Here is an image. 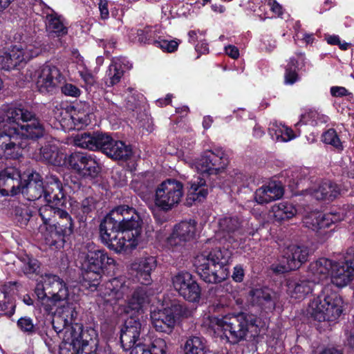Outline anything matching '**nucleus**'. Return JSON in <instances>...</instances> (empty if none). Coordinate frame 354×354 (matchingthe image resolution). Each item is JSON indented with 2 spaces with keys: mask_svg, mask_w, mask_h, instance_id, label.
<instances>
[{
  "mask_svg": "<svg viewBox=\"0 0 354 354\" xmlns=\"http://www.w3.org/2000/svg\"><path fill=\"white\" fill-rule=\"evenodd\" d=\"M0 158L18 159L28 146V140H37L45 134V128L36 114L21 105L0 106Z\"/></svg>",
  "mask_w": 354,
  "mask_h": 354,
  "instance_id": "obj_1",
  "label": "nucleus"
},
{
  "mask_svg": "<svg viewBox=\"0 0 354 354\" xmlns=\"http://www.w3.org/2000/svg\"><path fill=\"white\" fill-rule=\"evenodd\" d=\"M232 252L226 248H205L196 255L194 266L201 279L206 283H217L224 281L229 274L228 264Z\"/></svg>",
  "mask_w": 354,
  "mask_h": 354,
  "instance_id": "obj_2",
  "label": "nucleus"
},
{
  "mask_svg": "<svg viewBox=\"0 0 354 354\" xmlns=\"http://www.w3.org/2000/svg\"><path fill=\"white\" fill-rule=\"evenodd\" d=\"M27 179H24L20 194L28 201H36L41 198L48 203L59 205L63 203L64 194L62 183L58 177L50 175L47 178L44 185L41 176L37 172L26 174Z\"/></svg>",
  "mask_w": 354,
  "mask_h": 354,
  "instance_id": "obj_3",
  "label": "nucleus"
},
{
  "mask_svg": "<svg viewBox=\"0 0 354 354\" xmlns=\"http://www.w3.org/2000/svg\"><path fill=\"white\" fill-rule=\"evenodd\" d=\"M260 320L257 316L244 313L228 314L217 318L216 324L223 332L222 337L233 344L255 337L259 333Z\"/></svg>",
  "mask_w": 354,
  "mask_h": 354,
  "instance_id": "obj_4",
  "label": "nucleus"
},
{
  "mask_svg": "<svg viewBox=\"0 0 354 354\" xmlns=\"http://www.w3.org/2000/svg\"><path fill=\"white\" fill-rule=\"evenodd\" d=\"M75 145L91 151L100 150L108 157L115 160H128L132 149L124 142L113 140L110 136L102 133H83L74 138Z\"/></svg>",
  "mask_w": 354,
  "mask_h": 354,
  "instance_id": "obj_5",
  "label": "nucleus"
},
{
  "mask_svg": "<svg viewBox=\"0 0 354 354\" xmlns=\"http://www.w3.org/2000/svg\"><path fill=\"white\" fill-rule=\"evenodd\" d=\"M99 291L106 303L112 305L120 299H126L128 301L127 307L138 313L147 299L146 288L139 287L135 289L130 296V282L120 278H113L100 286Z\"/></svg>",
  "mask_w": 354,
  "mask_h": 354,
  "instance_id": "obj_6",
  "label": "nucleus"
},
{
  "mask_svg": "<svg viewBox=\"0 0 354 354\" xmlns=\"http://www.w3.org/2000/svg\"><path fill=\"white\" fill-rule=\"evenodd\" d=\"M342 299L332 290V286H325L318 296L308 304L307 313L318 322H333L342 313Z\"/></svg>",
  "mask_w": 354,
  "mask_h": 354,
  "instance_id": "obj_7",
  "label": "nucleus"
},
{
  "mask_svg": "<svg viewBox=\"0 0 354 354\" xmlns=\"http://www.w3.org/2000/svg\"><path fill=\"white\" fill-rule=\"evenodd\" d=\"M35 292L44 310L48 313L53 306L67 299L68 290L64 281L55 274H45L37 283Z\"/></svg>",
  "mask_w": 354,
  "mask_h": 354,
  "instance_id": "obj_8",
  "label": "nucleus"
},
{
  "mask_svg": "<svg viewBox=\"0 0 354 354\" xmlns=\"http://www.w3.org/2000/svg\"><path fill=\"white\" fill-rule=\"evenodd\" d=\"M102 241L117 252L127 251L136 247V239L131 240L129 231L124 232L111 214L107 215L100 225Z\"/></svg>",
  "mask_w": 354,
  "mask_h": 354,
  "instance_id": "obj_9",
  "label": "nucleus"
},
{
  "mask_svg": "<svg viewBox=\"0 0 354 354\" xmlns=\"http://www.w3.org/2000/svg\"><path fill=\"white\" fill-rule=\"evenodd\" d=\"M114 263V259L109 257L104 250H91L88 252L83 263L86 270L84 278L91 291L97 290L103 269Z\"/></svg>",
  "mask_w": 354,
  "mask_h": 354,
  "instance_id": "obj_10",
  "label": "nucleus"
},
{
  "mask_svg": "<svg viewBox=\"0 0 354 354\" xmlns=\"http://www.w3.org/2000/svg\"><path fill=\"white\" fill-rule=\"evenodd\" d=\"M183 195V183L174 179H167L156 187L154 203L160 210L168 212L178 205Z\"/></svg>",
  "mask_w": 354,
  "mask_h": 354,
  "instance_id": "obj_11",
  "label": "nucleus"
},
{
  "mask_svg": "<svg viewBox=\"0 0 354 354\" xmlns=\"http://www.w3.org/2000/svg\"><path fill=\"white\" fill-rule=\"evenodd\" d=\"M308 249L304 245L291 244L283 248L277 263L270 266L275 274H283L299 268L308 257Z\"/></svg>",
  "mask_w": 354,
  "mask_h": 354,
  "instance_id": "obj_12",
  "label": "nucleus"
},
{
  "mask_svg": "<svg viewBox=\"0 0 354 354\" xmlns=\"http://www.w3.org/2000/svg\"><path fill=\"white\" fill-rule=\"evenodd\" d=\"M187 309L178 301H173L170 306L152 313V324L157 331L169 334L173 331L176 319L187 316Z\"/></svg>",
  "mask_w": 354,
  "mask_h": 354,
  "instance_id": "obj_13",
  "label": "nucleus"
},
{
  "mask_svg": "<svg viewBox=\"0 0 354 354\" xmlns=\"http://www.w3.org/2000/svg\"><path fill=\"white\" fill-rule=\"evenodd\" d=\"M66 162L72 169L85 178H95L101 171L95 158L84 152L72 153L66 158Z\"/></svg>",
  "mask_w": 354,
  "mask_h": 354,
  "instance_id": "obj_14",
  "label": "nucleus"
},
{
  "mask_svg": "<svg viewBox=\"0 0 354 354\" xmlns=\"http://www.w3.org/2000/svg\"><path fill=\"white\" fill-rule=\"evenodd\" d=\"M227 158L225 152L220 149L207 151L195 162L198 172L203 175H216L223 170L227 165Z\"/></svg>",
  "mask_w": 354,
  "mask_h": 354,
  "instance_id": "obj_15",
  "label": "nucleus"
},
{
  "mask_svg": "<svg viewBox=\"0 0 354 354\" xmlns=\"http://www.w3.org/2000/svg\"><path fill=\"white\" fill-rule=\"evenodd\" d=\"M145 324L139 315L128 317L120 330V342L124 351H132L136 345L141 343L140 335L144 332Z\"/></svg>",
  "mask_w": 354,
  "mask_h": 354,
  "instance_id": "obj_16",
  "label": "nucleus"
},
{
  "mask_svg": "<svg viewBox=\"0 0 354 354\" xmlns=\"http://www.w3.org/2000/svg\"><path fill=\"white\" fill-rule=\"evenodd\" d=\"M196 234V222L182 221L176 225L171 235L167 239L166 246L173 252H180L186 242L194 239Z\"/></svg>",
  "mask_w": 354,
  "mask_h": 354,
  "instance_id": "obj_17",
  "label": "nucleus"
},
{
  "mask_svg": "<svg viewBox=\"0 0 354 354\" xmlns=\"http://www.w3.org/2000/svg\"><path fill=\"white\" fill-rule=\"evenodd\" d=\"M174 289L185 299L191 301H198L201 297V288L198 283L189 272H179L172 278Z\"/></svg>",
  "mask_w": 354,
  "mask_h": 354,
  "instance_id": "obj_18",
  "label": "nucleus"
},
{
  "mask_svg": "<svg viewBox=\"0 0 354 354\" xmlns=\"http://www.w3.org/2000/svg\"><path fill=\"white\" fill-rule=\"evenodd\" d=\"M26 173L21 174L15 167H7L0 172V193L3 196H16L20 194L22 180Z\"/></svg>",
  "mask_w": 354,
  "mask_h": 354,
  "instance_id": "obj_19",
  "label": "nucleus"
},
{
  "mask_svg": "<svg viewBox=\"0 0 354 354\" xmlns=\"http://www.w3.org/2000/svg\"><path fill=\"white\" fill-rule=\"evenodd\" d=\"M37 86L41 93L53 92L61 82L62 77L58 68L45 64L36 72Z\"/></svg>",
  "mask_w": 354,
  "mask_h": 354,
  "instance_id": "obj_20",
  "label": "nucleus"
},
{
  "mask_svg": "<svg viewBox=\"0 0 354 354\" xmlns=\"http://www.w3.org/2000/svg\"><path fill=\"white\" fill-rule=\"evenodd\" d=\"M343 219V217L335 213L323 214L322 212H312L305 216L304 225L320 234H326V228L330 227L333 224Z\"/></svg>",
  "mask_w": 354,
  "mask_h": 354,
  "instance_id": "obj_21",
  "label": "nucleus"
},
{
  "mask_svg": "<svg viewBox=\"0 0 354 354\" xmlns=\"http://www.w3.org/2000/svg\"><path fill=\"white\" fill-rule=\"evenodd\" d=\"M249 295L253 306L266 311H272L279 299V294L268 287L252 289Z\"/></svg>",
  "mask_w": 354,
  "mask_h": 354,
  "instance_id": "obj_22",
  "label": "nucleus"
},
{
  "mask_svg": "<svg viewBox=\"0 0 354 354\" xmlns=\"http://www.w3.org/2000/svg\"><path fill=\"white\" fill-rule=\"evenodd\" d=\"M332 268L333 261L331 260L326 258H320L310 264L308 277L315 283L327 280Z\"/></svg>",
  "mask_w": 354,
  "mask_h": 354,
  "instance_id": "obj_23",
  "label": "nucleus"
},
{
  "mask_svg": "<svg viewBox=\"0 0 354 354\" xmlns=\"http://www.w3.org/2000/svg\"><path fill=\"white\" fill-rule=\"evenodd\" d=\"M156 267V259L154 257L142 258L132 265L133 270L136 272V278L144 285L151 283V272Z\"/></svg>",
  "mask_w": 354,
  "mask_h": 354,
  "instance_id": "obj_24",
  "label": "nucleus"
},
{
  "mask_svg": "<svg viewBox=\"0 0 354 354\" xmlns=\"http://www.w3.org/2000/svg\"><path fill=\"white\" fill-rule=\"evenodd\" d=\"M315 284L309 277L298 280L289 279L287 281V291L291 297L302 299L313 291Z\"/></svg>",
  "mask_w": 354,
  "mask_h": 354,
  "instance_id": "obj_25",
  "label": "nucleus"
},
{
  "mask_svg": "<svg viewBox=\"0 0 354 354\" xmlns=\"http://www.w3.org/2000/svg\"><path fill=\"white\" fill-rule=\"evenodd\" d=\"M129 62L124 59H113L106 71L105 76V84L107 86H113L118 84L124 73V68L129 69L131 65L128 66Z\"/></svg>",
  "mask_w": 354,
  "mask_h": 354,
  "instance_id": "obj_26",
  "label": "nucleus"
},
{
  "mask_svg": "<svg viewBox=\"0 0 354 354\" xmlns=\"http://www.w3.org/2000/svg\"><path fill=\"white\" fill-rule=\"evenodd\" d=\"M308 192L317 200L333 201L339 194L338 185L330 180L322 182L317 188L308 190Z\"/></svg>",
  "mask_w": 354,
  "mask_h": 354,
  "instance_id": "obj_27",
  "label": "nucleus"
},
{
  "mask_svg": "<svg viewBox=\"0 0 354 354\" xmlns=\"http://www.w3.org/2000/svg\"><path fill=\"white\" fill-rule=\"evenodd\" d=\"M339 263H333L330 270V282L337 287L346 286L352 279L354 270Z\"/></svg>",
  "mask_w": 354,
  "mask_h": 354,
  "instance_id": "obj_28",
  "label": "nucleus"
},
{
  "mask_svg": "<svg viewBox=\"0 0 354 354\" xmlns=\"http://www.w3.org/2000/svg\"><path fill=\"white\" fill-rule=\"evenodd\" d=\"M50 10V13H46V27L49 34H53L56 37H62L68 33V28L64 25L61 16H59L54 10Z\"/></svg>",
  "mask_w": 354,
  "mask_h": 354,
  "instance_id": "obj_29",
  "label": "nucleus"
},
{
  "mask_svg": "<svg viewBox=\"0 0 354 354\" xmlns=\"http://www.w3.org/2000/svg\"><path fill=\"white\" fill-rule=\"evenodd\" d=\"M68 236L54 224L46 226V232L44 233L46 244L56 249L63 248L66 239Z\"/></svg>",
  "mask_w": 354,
  "mask_h": 354,
  "instance_id": "obj_30",
  "label": "nucleus"
},
{
  "mask_svg": "<svg viewBox=\"0 0 354 354\" xmlns=\"http://www.w3.org/2000/svg\"><path fill=\"white\" fill-rule=\"evenodd\" d=\"M185 354H207L209 348L206 339L200 335L189 336L184 344Z\"/></svg>",
  "mask_w": 354,
  "mask_h": 354,
  "instance_id": "obj_31",
  "label": "nucleus"
},
{
  "mask_svg": "<svg viewBox=\"0 0 354 354\" xmlns=\"http://www.w3.org/2000/svg\"><path fill=\"white\" fill-rule=\"evenodd\" d=\"M167 345L164 339H156L149 344L138 343L130 354H166Z\"/></svg>",
  "mask_w": 354,
  "mask_h": 354,
  "instance_id": "obj_32",
  "label": "nucleus"
},
{
  "mask_svg": "<svg viewBox=\"0 0 354 354\" xmlns=\"http://www.w3.org/2000/svg\"><path fill=\"white\" fill-rule=\"evenodd\" d=\"M218 226L220 230L227 233L230 238L231 234L241 229L242 221L236 215H225L219 219Z\"/></svg>",
  "mask_w": 354,
  "mask_h": 354,
  "instance_id": "obj_33",
  "label": "nucleus"
},
{
  "mask_svg": "<svg viewBox=\"0 0 354 354\" xmlns=\"http://www.w3.org/2000/svg\"><path fill=\"white\" fill-rule=\"evenodd\" d=\"M208 194L207 185L206 181L203 179H198L191 183L188 191L187 200L192 201H202Z\"/></svg>",
  "mask_w": 354,
  "mask_h": 354,
  "instance_id": "obj_34",
  "label": "nucleus"
},
{
  "mask_svg": "<svg viewBox=\"0 0 354 354\" xmlns=\"http://www.w3.org/2000/svg\"><path fill=\"white\" fill-rule=\"evenodd\" d=\"M142 219L138 214V219H134V215H131L130 218L126 221L122 225L121 227L124 232L129 231L130 239L136 241V246L138 245L140 235L142 232Z\"/></svg>",
  "mask_w": 354,
  "mask_h": 354,
  "instance_id": "obj_35",
  "label": "nucleus"
},
{
  "mask_svg": "<svg viewBox=\"0 0 354 354\" xmlns=\"http://www.w3.org/2000/svg\"><path fill=\"white\" fill-rule=\"evenodd\" d=\"M273 216L277 221H283L292 218L297 213L295 207L288 202L275 204L271 209Z\"/></svg>",
  "mask_w": 354,
  "mask_h": 354,
  "instance_id": "obj_36",
  "label": "nucleus"
},
{
  "mask_svg": "<svg viewBox=\"0 0 354 354\" xmlns=\"http://www.w3.org/2000/svg\"><path fill=\"white\" fill-rule=\"evenodd\" d=\"M268 130L272 137L274 136L277 141L287 142L296 136L291 129L277 122L270 124Z\"/></svg>",
  "mask_w": 354,
  "mask_h": 354,
  "instance_id": "obj_37",
  "label": "nucleus"
},
{
  "mask_svg": "<svg viewBox=\"0 0 354 354\" xmlns=\"http://www.w3.org/2000/svg\"><path fill=\"white\" fill-rule=\"evenodd\" d=\"M55 313L62 318L66 323L72 324L75 322L77 312L73 304L69 303L66 299L59 302Z\"/></svg>",
  "mask_w": 354,
  "mask_h": 354,
  "instance_id": "obj_38",
  "label": "nucleus"
},
{
  "mask_svg": "<svg viewBox=\"0 0 354 354\" xmlns=\"http://www.w3.org/2000/svg\"><path fill=\"white\" fill-rule=\"evenodd\" d=\"M95 207V201L93 197H87L81 203H77L72 207L73 211L80 221L86 219L87 215Z\"/></svg>",
  "mask_w": 354,
  "mask_h": 354,
  "instance_id": "obj_39",
  "label": "nucleus"
},
{
  "mask_svg": "<svg viewBox=\"0 0 354 354\" xmlns=\"http://www.w3.org/2000/svg\"><path fill=\"white\" fill-rule=\"evenodd\" d=\"M47 203L39 209V214L46 227L52 225V221L56 222L57 217H58V211L63 210L55 207L57 205L55 203Z\"/></svg>",
  "mask_w": 354,
  "mask_h": 354,
  "instance_id": "obj_40",
  "label": "nucleus"
},
{
  "mask_svg": "<svg viewBox=\"0 0 354 354\" xmlns=\"http://www.w3.org/2000/svg\"><path fill=\"white\" fill-rule=\"evenodd\" d=\"M110 214L120 226L130 218L131 215H134V219H138V213L136 210L127 205L119 206L113 209Z\"/></svg>",
  "mask_w": 354,
  "mask_h": 354,
  "instance_id": "obj_41",
  "label": "nucleus"
},
{
  "mask_svg": "<svg viewBox=\"0 0 354 354\" xmlns=\"http://www.w3.org/2000/svg\"><path fill=\"white\" fill-rule=\"evenodd\" d=\"M54 225H55L57 228L62 230L64 234H67L69 236L73 232L74 223L72 217L64 210L58 211V217H57L56 222Z\"/></svg>",
  "mask_w": 354,
  "mask_h": 354,
  "instance_id": "obj_42",
  "label": "nucleus"
},
{
  "mask_svg": "<svg viewBox=\"0 0 354 354\" xmlns=\"http://www.w3.org/2000/svg\"><path fill=\"white\" fill-rule=\"evenodd\" d=\"M82 338V326L75 322L68 326L63 335V339L66 342H71V344L80 342Z\"/></svg>",
  "mask_w": 354,
  "mask_h": 354,
  "instance_id": "obj_43",
  "label": "nucleus"
},
{
  "mask_svg": "<svg viewBox=\"0 0 354 354\" xmlns=\"http://www.w3.org/2000/svg\"><path fill=\"white\" fill-rule=\"evenodd\" d=\"M322 141L325 144L331 145L337 151H342L344 149L343 143L334 129H329L323 133Z\"/></svg>",
  "mask_w": 354,
  "mask_h": 354,
  "instance_id": "obj_44",
  "label": "nucleus"
},
{
  "mask_svg": "<svg viewBox=\"0 0 354 354\" xmlns=\"http://www.w3.org/2000/svg\"><path fill=\"white\" fill-rule=\"evenodd\" d=\"M8 53L14 68L20 64L26 63L30 60L28 57H26V53L23 44L13 46Z\"/></svg>",
  "mask_w": 354,
  "mask_h": 354,
  "instance_id": "obj_45",
  "label": "nucleus"
},
{
  "mask_svg": "<svg viewBox=\"0 0 354 354\" xmlns=\"http://www.w3.org/2000/svg\"><path fill=\"white\" fill-rule=\"evenodd\" d=\"M23 46L26 53V57L29 59L39 55L45 49L44 44L39 39H35L30 43L23 44Z\"/></svg>",
  "mask_w": 354,
  "mask_h": 354,
  "instance_id": "obj_46",
  "label": "nucleus"
},
{
  "mask_svg": "<svg viewBox=\"0 0 354 354\" xmlns=\"http://www.w3.org/2000/svg\"><path fill=\"white\" fill-rule=\"evenodd\" d=\"M297 61L295 58H290L289 63L286 68L284 75L285 83L287 84H293L298 80V75L295 71Z\"/></svg>",
  "mask_w": 354,
  "mask_h": 354,
  "instance_id": "obj_47",
  "label": "nucleus"
},
{
  "mask_svg": "<svg viewBox=\"0 0 354 354\" xmlns=\"http://www.w3.org/2000/svg\"><path fill=\"white\" fill-rule=\"evenodd\" d=\"M21 269L25 274H33L39 268L38 261L27 257L21 261Z\"/></svg>",
  "mask_w": 354,
  "mask_h": 354,
  "instance_id": "obj_48",
  "label": "nucleus"
},
{
  "mask_svg": "<svg viewBox=\"0 0 354 354\" xmlns=\"http://www.w3.org/2000/svg\"><path fill=\"white\" fill-rule=\"evenodd\" d=\"M17 326L20 330L28 334H32L35 332L36 328L31 318L23 317L17 321Z\"/></svg>",
  "mask_w": 354,
  "mask_h": 354,
  "instance_id": "obj_49",
  "label": "nucleus"
},
{
  "mask_svg": "<svg viewBox=\"0 0 354 354\" xmlns=\"http://www.w3.org/2000/svg\"><path fill=\"white\" fill-rule=\"evenodd\" d=\"M266 187L267 188L272 201L280 198L283 194L282 187L274 182L270 183L268 185H266Z\"/></svg>",
  "mask_w": 354,
  "mask_h": 354,
  "instance_id": "obj_50",
  "label": "nucleus"
},
{
  "mask_svg": "<svg viewBox=\"0 0 354 354\" xmlns=\"http://www.w3.org/2000/svg\"><path fill=\"white\" fill-rule=\"evenodd\" d=\"M254 200L257 203L261 205L272 202L266 185L256 190L254 193Z\"/></svg>",
  "mask_w": 354,
  "mask_h": 354,
  "instance_id": "obj_51",
  "label": "nucleus"
},
{
  "mask_svg": "<svg viewBox=\"0 0 354 354\" xmlns=\"http://www.w3.org/2000/svg\"><path fill=\"white\" fill-rule=\"evenodd\" d=\"M52 324L55 331L57 333L59 334L62 333L63 335L64 334L68 326L71 325L70 324L66 323L62 318H61L56 313L55 314V316L53 319Z\"/></svg>",
  "mask_w": 354,
  "mask_h": 354,
  "instance_id": "obj_52",
  "label": "nucleus"
},
{
  "mask_svg": "<svg viewBox=\"0 0 354 354\" xmlns=\"http://www.w3.org/2000/svg\"><path fill=\"white\" fill-rule=\"evenodd\" d=\"M154 43L156 44L158 47H160L163 51H166L168 53L174 52L178 46V43L174 40L154 41Z\"/></svg>",
  "mask_w": 354,
  "mask_h": 354,
  "instance_id": "obj_53",
  "label": "nucleus"
},
{
  "mask_svg": "<svg viewBox=\"0 0 354 354\" xmlns=\"http://www.w3.org/2000/svg\"><path fill=\"white\" fill-rule=\"evenodd\" d=\"M30 217V211L28 208L17 210L16 219L21 226L26 225Z\"/></svg>",
  "mask_w": 354,
  "mask_h": 354,
  "instance_id": "obj_54",
  "label": "nucleus"
},
{
  "mask_svg": "<svg viewBox=\"0 0 354 354\" xmlns=\"http://www.w3.org/2000/svg\"><path fill=\"white\" fill-rule=\"evenodd\" d=\"M153 32L151 29L146 27L144 29H139L137 31L138 41L140 43H150L152 41Z\"/></svg>",
  "mask_w": 354,
  "mask_h": 354,
  "instance_id": "obj_55",
  "label": "nucleus"
},
{
  "mask_svg": "<svg viewBox=\"0 0 354 354\" xmlns=\"http://www.w3.org/2000/svg\"><path fill=\"white\" fill-rule=\"evenodd\" d=\"M8 52L0 51V69L9 71L13 69V64L10 60Z\"/></svg>",
  "mask_w": 354,
  "mask_h": 354,
  "instance_id": "obj_56",
  "label": "nucleus"
},
{
  "mask_svg": "<svg viewBox=\"0 0 354 354\" xmlns=\"http://www.w3.org/2000/svg\"><path fill=\"white\" fill-rule=\"evenodd\" d=\"M62 92L65 95L71 97H77L80 95V90L72 84H65L62 86Z\"/></svg>",
  "mask_w": 354,
  "mask_h": 354,
  "instance_id": "obj_57",
  "label": "nucleus"
},
{
  "mask_svg": "<svg viewBox=\"0 0 354 354\" xmlns=\"http://www.w3.org/2000/svg\"><path fill=\"white\" fill-rule=\"evenodd\" d=\"M41 154L42 155L44 159H46L49 162L53 163V159L56 156L57 153L54 150H53L51 147H49L48 146H45L44 147H41Z\"/></svg>",
  "mask_w": 354,
  "mask_h": 354,
  "instance_id": "obj_58",
  "label": "nucleus"
},
{
  "mask_svg": "<svg viewBox=\"0 0 354 354\" xmlns=\"http://www.w3.org/2000/svg\"><path fill=\"white\" fill-rule=\"evenodd\" d=\"M343 263L348 268L354 270V248H350L347 250Z\"/></svg>",
  "mask_w": 354,
  "mask_h": 354,
  "instance_id": "obj_59",
  "label": "nucleus"
},
{
  "mask_svg": "<svg viewBox=\"0 0 354 354\" xmlns=\"http://www.w3.org/2000/svg\"><path fill=\"white\" fill-rule=\"evenodd\" d=\"M98 5L101 18L102 19H108L109 16V12L107 7L106 0H100Z\"/></svg>",
  "mask_w": 354,
  "mask_h": 354,
  "instance_id": "obj_60",
  "label": "nucleus"
},
{
  "mask_svg": "<svg viewBox=\"0 0 354 354\" xmlns=\"http://www.w3.org/2000/svg\"><path fill=\"white\" fill-rule=\"evenodd\" d=\"M268 5L270 7L271 10L276 15H277L278 16H281L283 15L282 6L275 0H269Z\"/></svg>",
  "mask_w": 354,
  "mask_h": 354,
  "instance_id": "obj_61",
  "label": "nucleus"
},
{
  "mask_svg": "<svg viewBox=\"0 0 354 354\" xmlns=\"http://www.w3.org/2000/svg\"><path fill=\"white\" fill-rule=\"evenodd\" d=\"M331 95L334 97H342L347 95L348 92L344 87L333 86L330 88Z\"/></svg>",
  "mask_w": 354,
  "mask_h": 354,
  "instance_id": "obj_62",
  "label": "nucleus"
},
{
  "mask_svg": "<svg viewBox=\"0 0 354 354\" xmlns=\"http://www.w3.org/2000/svg\"><path fill=\"white\" fill-rule=\"evenodd\" d=\"M244 272L242 267L237 266L234 268V272L232 274L233 279L236 282H241L243 279Z\"/></svg>",
  "mask_w": 354,
  "mask_h": 354,
  "instance_id": "obj_63",
  "label": "nucleus"
},
{
  "mask_svg": "<svg viewBox=\"0 0 354 354\" xmlns=\"http://www.w3.org/2000/svg\"><path fill=\"white\" fill-rule=\"evenodd\" d=\"M225 53L233 59H237L239 56V49L234 46L230 45L225 48Z\"/></svg>",
  "mask_w": 354,
  "mask_h": 354,
  "instance_id": "obj_64",
  "label": "nucleus"
}]
</instances>
